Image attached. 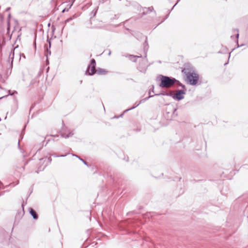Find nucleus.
<instances>
[{"mask_svg": "<svg viewBox=\"0 0 248 248\" xmlns=\"http://www.w3.org/2000/svg\"><path fill=\"white\" fill-rule=\"evenodd\" d=\"M157 79L160 81L159 87L163 88H169L172 87L176 82H178V80L175 78L159 75Z\"/></svg>", "mask_w": 248, "mask_h": 248, "instance_id": "f257e3e1", "label": "nucleus"}, {"mask_svg": "<svg viewBox=\"0 0 248 248\" xmlns=\"http://www.w3.org/2000/svg\"><path fill=\"white\" fill-rule=\"evenodd\" d=\"M183 72L185 74L188 82L191 85H195L199 80V75L194 72H191L184 69Z\"/></svg>", "mask_w": 248, "mask_h": 248, "instance_id": "f03ea898", "label": "nucleus"}, {"mask_svg": "<svg viewBox=\"0 0 248 248\" xmlns=\"http://www.w3.org/2000/svg\"><path fill=\"white\" fill-rule=\"evenodd\" d=\"M96 66V62L94 59H93L91 60L90 64L88 65L87 69L86 71V74H88L89 75H94L96 71V69H95Z\"/></svg>", "mask_w": 248, "mask_h": 248, "instance_id": "7ed1b4c3", "label": "nucleus"}, {"mask_svg": "<svg viewBox=\"0 0 248 248\" xmlns=\"http://www.w3.org/2000/svg\"><path fill=\"white\" fill-rule=\"evenodd\" d=\"M186 93L184 90H179L175 95L173 96V98L177 100H181L184 98V95Z\"/></svg>", "mask_w": 248, "mask_h": 248, "instance_id": "20e7f679", "label": "nucleus"}, {"mask_svg": "<svg viewBox=\"0 0 248 248\" xmlns=\"http://www.w3.org/2000/svg\"><path fill=\"white\" fill-rule=\"evenodd\" d=\"M153 96V95H150L149 97H147V98H143L142 99H141V100H140L139 101V102L137 104V105H136V106H134L133 107H131V108H128V109H125L124 111V113H126V112H128V111L130 110H132L135 108H136V107H137L138 106H139L140 104L141 103H143L144 102H145V101H146L147 100H148L149 99V98Z\"/></svg>", "mask_w": 248, "mask_h": 248, "instance_id": "39448f33", "label": "nucleus"}, {"mask_svg": "<svg viewBox=\"0 0 248 248\" xmlns=\"http://www.w3.org/2000/svg\"><path fill=\"white\" fill-rule=\"evenodd\" d=\"M153 96V95H150L149 97H147V98H143L142 99H141V100H140L139 101V102L137 104V105H136V106H134L133 107H131V108H128V109H125L124 111V113H126V112H128V111L130 110H132L135 108H136V107H137L138 106H139L140 104L141 103H143L144 102H145V101H146L147 100H148L149 99V98Z\"/></svg>", "mask_w": 248, "mask_h": 248, "instance_id": "423d86ee", "label": "nucleus"}, {"mask_svg": "<svg viewBox=\"0 0 248 248\" xmlns=\"http://www.w3.org/2000/svg\"><path fill=\"white\" fill-rule=\"evenodd\" d=\"M14 49H12L11 52L9 55V61L10 62V67L12 68L13 67V62L14 59Z\"/></svg>", "mask_w": 248, "mask_h": 248, "instance_id": "0eeeda50", "label": "nucleus"}, {"mask_svg": "<svg viewBox=\"0 0 248 248\" xmlns=\"http://www.w3.org/2000/svg\"><path fill=\"white\" fill-rule=\"evenodd\" d=\"M30 213L34 219L38 218V215L36 212L31 208H30Z\"/></svg>", "mask_w": 248, "mask_h": 248, "instance_id": "6e6552de", "label": "nucleus"}, {"mask_svg": "<svg viewBox=\"0 0 248 248\" xmlns=\"http://www.w3.org/2000/svg\"><path fill=\"white\" fill-rule=\"evenodd\" d=\"M96 73L99 75H105L107 73V71L104 69L99 68L96 69Z\"/></svg>", "mask_w": 248, "mask_h": 248, "instance_id": "1a4fd4ad", "label": "nucleus"}, {"mask_svg": "<svg viewBox=\"0 0 248 248\" xmlns=\"http://www.w3.org/2000/svg\"><path fill=\"white\" fill-rule=\"evenodd\" d=\"M129 56V59L133 62H136L137 60V58H140L141 57V56H135V55H130L128 56Z\"/></svg>", "mask_w": 248, "mask_h": 248, "instance_id": "9d476101", "label": "nucleus"}, {"mask_svg": "<svg viewBox=\"0 0 248 248\" xmlns=\"http://www.w3.org/2000/svg\"><path fill=\"white\" fill-rule=\"evenodd\" d=\"M160 94L166 95L167 96H171L172 98H173V96H174V95H175V94L172 92H170V93H166L156 94L155 95H158Z\"/></svg>", "mask_w": 248, "mask_h": 248, "instance_id": "9b49d317", "label": "nucleus"}, {"mask_svg": "<svg viewBox=\"0 0 248 248\" xmlns=\"http://www.w3.org/2000/svg\"><path fill=\"white\" fill-rule=\"evenodd\" d=\"M73 135H74V133L72 132H71L68 134L66 135H65L64 134H62V136L63 138H64L65 139H67V138L72 136Z\"/></svg>", "mask_w": 248, "mask_h": 248, "instance_id": "f8f14e48", "label": "nucleus"}, {"mask_svg": "<svg viewBox=\"0 0 248 248\" xmlns=\"http://www.w3.org/2000/svg\"><path fill=\"white\" fill-rule=\"evenodd\" d=\"M74 155V156H76V157H78V158H79V159L81 161H82V162H83V163H84L85 165H86L88 166L87 163L85 161H84L83 159H82L80 158L79 157H78V155Z\"/></svg>", "mask_w": 248, "mask_h": 248, "instance_id": "ddd939ff", "label": "nucleus"}, {"mask_svg": "<svg viewBox=\"0 0 248 248\" xmlns=\"http://www.w3.org/2000/svg\"><path fill=\"white\" fill-rule=\"evenodd\" d=\"M175 84H176L177 85H178L179 86L182 87L183 89L185 88V86L183 85L182 84H181L179 81H178V82H176Z\"/></svg>", "mask_w": 248, "mask_h": 248, "instance_id": "4468645a", "label": "nucleus"}, {"mask_svg": "<svg viewBox=\"0 0 248 248\" xmlns=\"http://www.w3.org/2000/svg\"><path fill=\"white\" fill-rule=\"evenodd\" d=\"M51 54V52L50 50H48V49L47 48H46V57H48V55H50Z\"/></svg>", "mask_w": 248, "mask_h": 248, "instance_id": "2eb2a0df", "label": "nucleus"}, {"mask_svg": "<svg viewBox=\"0 0 248 248\" xmlns=\"http://www.w3.org/2000/svg\"><path fill=\"white\" fill-rule=\"evenodd\" d=\"M234 31H236L237 32H238V29H235L234 30ZM239 37V33H237L236 35V38H237V41L238 42V38Z\"/></svg>", "mask_w": 248, "mask_h": 248, "instance_id": "dca6fc26", "label": "nucleus"}, {"mask_svg": "<svg viewBox=\"0 0 248 248\" xmlns=\"http://www.w3.org/2000/svg\"><path fill=\"white\" fill-rule=\"evenodd\" d=\"M14 93H17V92L16 91H14V92H13L12 93H11V91H9V94L10 95H13Z\"/></svg>", "mask_w": 248, "mask_h": 248, "instance_id": "f3484780", "label": "nucleus"}, {"mask_svg": "<svg viewBox=\"0 0 248 248\" xmlns=\"http://www.w3.org/2000/svg\"><path fill=\"white\" fill-rule=\"evenodd\" d=\"M138 69H139L140 72H144L146 71V69H145V68L140 69V67H138Z\"/></svg>", "mask_w": 248, "mask_h": 248, "instance_id": "a211bd4d", "label": "nucleus"}, {"mask_svg": "<svg viewBox=\"0 0 248 248\" xmlns=\"http://www.w3.org/2000/svg\"><path fill=\"white\" fill-rule=\"evenodd\" d=\"M66 155H54L53 156L54 157H64Z\"/></svg>", "mask_w": 248, "mask_h": 248, "instance_id": "6ab92c4d", "label": "nucleus"}, {"mask_svg": "<svg viewBox=\"0 0 248 248\" xmlns=\"http://www.w3.org/2000/svg\"><path fill=\"white\" fill-rule=\"evenodd\" d=\"M73 19V18L72 17H70L68 19H67L65 21V22L66 23L68 22H69L70 21H71V20Z\"/></svg>", "mask_w": 248, "mask_h": 248, "instance_id": "aec40b11", "label": "nucleus"}, {"mask_svg": "<svg viewBox=\"0 0 248 248\" xmlns=\"http://www.w3.org/2000/svg\"><path fill=\"white\" fill-rule=\"evenodd\" d=\"M153 9H154V8H153V7H149V8H148V9H149V10L150 12H151V11L153 10Z\"/></svg>", "mask_w": 248, "mask_h": 248, "instance_id": "412c9836", "label": "nucleus"}, {"mask_svg": "<svg viewBox=\"0 0 248 248\" xmlns=\"http://www.w3.org/2000/svg\"><path fill=\"white\" fill-rule=\"evenodd\" d=\"M48 43H49V47H50V46H51L50 41H48Z\"/></svg>", "mask_w": 248, "mask_h": 248, "instance_id": "4be33fe9", "label": "nucleus"}, {"mask_svg": "<svg viewBox=\"0 0 248 248\" xmlns=\"http://www.w3.org/2000/svg\"><path fill=\"white\" fill-rule=\"evenodd\" d=\"M178 1H177V2L176 4H175V5H174V6L172 7V9L173 8V7H174L175 5H176V4H177V3H178Z\"/></svg>", "mask_w": 248, "mask_h": 248, "instance_id": "5701e85b", "label": "nucleus"}, {"mask_svg": "<svg viewBox=\"0 0 248 248\" xmlns=\"http://www.w3.org/2000/svg\"><path fill=\"white\" fill-rule=\"evenodd\" d=\"M110 54H111V51H109V53H108V55H110Z\"/></svg>", "mask_w": 248, "mask_h": 248, "instance_id": "b1692460", "label": "nucleus"}, {"mask_svg": "<svg viewBox=\"0 0 248 248\" xmlns=\"http://www.w3.org/2000/svg\"><path fill=\"white\" fill-rule=\"evenodd\" d=\"M64 11H65V9H64V10H63L62 12H64Z\"/></svg>", "mask_w": 248, "mask_h": 248, "instance_id": "393cba45", "label": "nucleus"}, {"mask_svg": "<svg viewBox=\"0 0 248 248\" xmlns=\"http://www.w3.org/2000/svg\"><path fill=\"white\" fill-rule=\"evenodd\" d=\"M2 185V183L0 181V186Z\"/></svg>", "mask_w": 248, "mask_h": 248, "instance_id": "a878e982", "label": "nucleus"}, {"mask_svg": "<svg viewBox=\"0 0 248 248\" xmlns=\"http://www.w3.org/2000/svg\"><path fill=\"white\" fill-rule=\"evenodd\" d=\"M137 104H138V103H136L135 104V105H134V106H136V105H137Z\"/></svg>", "mask_w": 248, "mask_h": 248, "instance_id": "bb28decb", "label": "nucleus"}, {"mask_svg": "<svg viewBox=\"0 0 248 248\" xmlns=\"http://www.w3.org/2000/svg\"><path fill=\"white\" fill-rule=\"evenodd\" d=\"M123 114H121V115H120V116H121V117H122V116H123Z\"/></svg>", "mask_w": 248, "mask_h": 248, "instance_id": "cd10ccee", "label": "nucleus"}, {"mask_svg": "<svg viewBox=\"0 0 248 248\" xmlns=\"http://www.w3.org/2000/svg\"><path fill=\"white\" fill-rule=\"evenodd\" d=\"M19 142H20V141H18V145H19Z\"/></svg>", "mask_w": 248, "mask_h": 248, "instance_id": "c85d7f7f", "label": "nucleus"}, {"mask_svg": "<svg viewBox=\"0 0 248 248\" xmlns=\"http://www.w3.org/2000/svg\"><path fill=\"white\" fill-rule=\"evenodd\" d=\"M231 53H229V57H230Z\"/></svg>", "mask_w": 248, "mask_h": 248, "instance_id": "c756f323", "label": "nucleus"}, {"mask_svg": "<svg viewBox=\"0 0 248 248\" xmlns=\"http://www.w3.org/2000/svg\"><path fill=\"white\" fill-rule=\"evenodd\" d=\"M0 121H1V118H0Z\"/></svg>", "mask_w": 248, "mask_h": 248, "instance_id": "7c9ffc66", "label": "nucleus"}]
</instances>
